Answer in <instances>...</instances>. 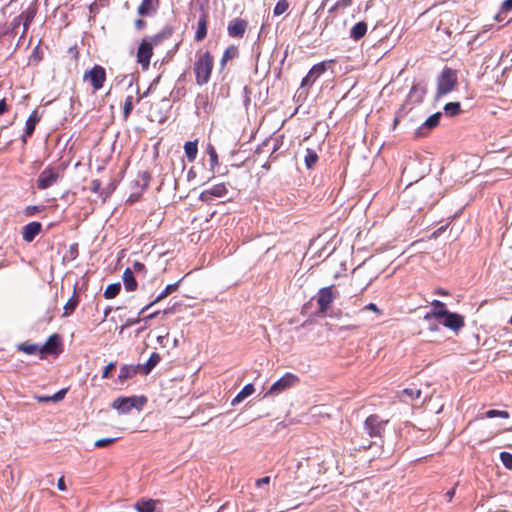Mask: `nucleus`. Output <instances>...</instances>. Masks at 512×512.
Here are the masks:
<instances>
[{
	"label": "nucleus",
	"instance_id": "1",
	"mask_svg": "<svg viewBox=\"0 0 512 512\" xmlns=\"http://www.w3.org/2000/svg\"><path fill=\"white\" fill-rule=\"evenodd\" d=\"M214 67V56L210 51H197L193 63L196 84L203 86L210 81Z\"/></svg>",
	"mask_w": 512,
	"mask_h": 512
},
{
	"label": "nucleus",
	"instance_id": "2",
	"mask_svg": "<svg viewBox=\"0 0 512 512\" xmlns=\"http://www.w3.org/2000/svg\"><path fill=\"white\" fill-rule=\"evenodd\" d=\"M432 318H443L442 324L453 331H459L465 325L462 315L448 310H432L424 316V320H430Z\"/></svg>",
	"mask_w": 512,
	"mask_h": 512
},
{
	"label": "nucleus",
	"instance_id": "3",
	"mask_svg": "<svg viewBox=\"0 0 512 512\" xmlns=\"http://www.w3.org/2000/svg\"><path fill=\"white\" fill-rule=\"evenodd\" d=\"M458 85L457 73L455 70L445 67L437 80L436 97L440 98L453 90Z\"/></svg>",
	"mask_w": 512,
	"mask_h": 512
},
{
	"label": "nucleus",
	"instance_id": "4",
	"mask_svg": "<svg viewBox=\"0 0 512 512\" xmlns=\"http://www.w3.org/2000/svg\"><path fill=\"white\" fill-rule=\"evenodd\" d=\"M64 169L60 166H48L39 175L37 179L38 189H47L58 182L63 177Z\"/></svg>",
	"mask_w": 512,
	"mask_h": 512
},
{
	"label": "nucleus",
	"instance_id": "5",
	"mask_svg": "<svg viewBox=\"0 0 512 512\" xmlns=\"http://www.w3.org/2000/svg\"><path fill=\"white\" fill-rule=\"evenodd\" d=\"M62 350L61 337L56 333L49 336L43 345H34V353L37 352L40 355V358H44L48 355L56 357L62 352Z\"/></svg>",
	"mask_w": 512,
	"mask_h": 512
},
{
	"label": "nucleus",
	"instance_id": "6",
	"mask_svg": "<svg viewBox=\"0 0 512 512\" xmlns=\"http://www.w3.org/2000/svg\"><path fill=\"white\" fill-rule=\"evenodd\" d=\"M315 299L318 305L317 315L325 316L335 299L334 285L319 289Z\"/></svg>",
	"mask_w": 512,
	"mask_h": 512
},
{
	"label": "nucleus",
	"instance_id": "7",
	"mask_svg": "<svg viewBox=\"0 0 512 512\" xmlns=\"http://www.w3.org/2000/svg\"><path fill=\"white\" fill-rule=\"evenodd\" d=\"M298 383L299 377L297 375L286 373L270 387L266 392L265 397L279 395L280 393L296 386Z\"/></svg>",
	"mask_w": 512,
	"mask_h": 512
},
{
	"label": "nucleus",
	"instance_id": "8",
	"mask_svg": "<svg viewBox=\"0 0 512 512\" xmlns=\"http://www.w3.org/2000/svg\"><path fill=\"white\" fill-rule=\"evenodd\" d=\"M83 80L89 82L95 91L100 90L106 81V71L104 67L96 64L90 70L85 71Z\"/></svg>",
	"mask_w": 512,
	"mask_h": 512
},
{
	"label": "nucleus",
	"instance_id": "9",
	"mask_svg": "<svg viewBox=\"0 0 512 512\" xmlns=\"http://www.w3.org/2000/svg\"><path fill=\"white\" fill-rule=\"evenodd\" d=\"M145 402L146 399L144 397H118L113 401L111 406L113 409L125 414L135 407L141 409Z\"/></svg>",
	"mask_w": 512,
	"mask_h": 512
},
{
	"label": "nucleus",
	"instance_id": "10",
	"mask_svg": "<svg viewBox=\"0 0 512 512\" xmlns=\"http://www.w3.org/2000/svg\"><path fill=\"white\" fill-rule=\"evenodd\" d=\"M388 422L389 420H383L379 415L372 414L366 418L364 426L370 437L381 438Z\"/></svg>",
	"mask_w": 512,
	"mask_h": 512
},
{
	"label": "nucleus",
	"instance_id": "11",
	"mask_svg": "<svg viewBox=\"0 0 512 512\" xmlns=\"http://www.w3.org/2000/svg\"><path fill=\"white\" fill-rule=\"evenodd\" d=\"M333 62L334 60H327L313 65L308 74L302 79L301 87H311L327 71L329 64Z\"/></svg>",
	"mask_w": 512,
	"mask_h": 512
},
{
	"label": "nucleus",
	"instance_id": "12",
	"mask_svg": "<svg viewBox=\"0 0 512 512\" xmlns=\"http://www.w3.org/2000/svg\"><path fill=\"white\" fill-rule=\"evenodd\" d=\"M152 56L153 48L150 46V43L146 42V39H143L139 44L136 53L137 63L140 64L143 71L149 69Z\"/></svg>",
	"mask_w": 512,
	"mask_h": 512
},
{
	"label": "nucleus",
	"instance_id": "13",
	"mask_svg": "<svg viewBox=\"0 0 512 512\" xmlns=\"http://www.w3.org/2000/svg\"><path fill=\"white\" fill-rule=\"evenodd\" d=\"M228 189L224 183H219L214 186H212L209 189H206L200 193L199 199L202 202L209 203L214 198H220L227 194Z\"/></svg>",
	"mask_w": 512,
	"mask_h": 512
},
{
	"label": "nucleus",
	"instance_id": "14",
	"mask_svg": "<svg viewBox=\"0 0 512 512\" xmlns=\"http://www.w3.org/2000/svg\"><path fill=\"white\" fill-rule=\"evenodd\" d=\"M248 22L242 18L232 19L227 27L229 36L234 38H242L247 30Z\"/></svg>",
	"mask_w": 512,
	"mask_h": 512
},
{
	"label": "nucleus",
	"instance_id": "15",
	"mask_svg": "<svg viewBox=\"0 0 512 512\" xmlns=\"http://www.w3.org/2000/svg\"><path fill=\"white\" fill-rule=\"evenodd\" d=\"M208 33V13L206 11H202L199 16L197 29L195 32V41L201 42L207 36Z\"/></svg>",
	"mask_w": 512,
	"mask_h": 512
},
{
	"label": "nucleus",
	"instance_id": "16",
	"mask_svg": "<svg viewBox=\"0 0 512 512\" xmlns=\"http://www.w3.org/2000/svg\"><path fill=\"white\" fill-rule=\"evenodd\" d=\"M177 289H178V283L167 285L166 288L153 301H151L148 305H146L145 307H143L140 310L139 314L144 313L145 311L150 309L152 306H154L156 303H158V302L162 301L163 299H165L166 297H168L172 292L176 291Z\"/></svg>",
	"mask_w": 512,
	"mask_h": 512
},
{
	"label": "nucleus",
	"instance_id": "17",
	"mask_svg": "<svg viewBox=\"0 0 512 512\" xmlns=\"http://www.w3.org/2000/svg\"><path fill=\"white\" fill-rule=\"evenodd\" d=\"M421 394V389L417 388L416 386L408 387L401 391L399 399L401 402L409 403L419 399Z\"/></svg>",
	"mask_w": 512,
	"mask_h": 512
},
{
	"label": "nucleus",
	"instance_id": "18",
	"mask_svg": "<svg viewBox=\"0 0 512 512\" xmlns=\"http://www.w3.org/2000/svg\"><path fill=\"white\" fill-rule=\"evenodd\" d=\"M139 372V365H123L120 368L118 380L120 383H124L127 379L134 377Z\"/></svg>",
	"mask_w": 512,
	"mask_h": 512
},
{
	"label": "nucleus",
	"instance_id": "19",
	"mask_svg": "<svg viewBox=\"0 0 512 512\" xmlns=\"http://www.w3.org/2000/svg\"><path fill=\"white\" fill-rule=\"evenodd\" d=\"M160 360V355L157 352H153L144 365H139V372L143 375H148Z\"/></svg>",
	"mask_w": 512,
	"mask_h": 512
},
{
	"label": "nucleus",
	"instance_id": "20",
	"mask_svg": "<svg viewBox=\"0 0 512 512\" xmlns=\"http://www.w3.org/2000/svg\"><path fill=\"white\" fill-rule=\"evenodd\" d=\"M80 302L79 295L76 291V286L74 287L73 295L68 299L66 304L64 305V312L63 316L67 317L73 314L75 309L77 308L78 304Z\"/></svg>",
	"mask_w": 512,
	"mask_h": 512
},
{
	"label": "nucleus",
	"instance_id": "21",
	"mask_svg": "<svg viewBox=\"0 0 512 512\" xmlns=\"http://www.w3.org/2000/svg\"><path fill=\"white\" fill-rule=\"evenodd\" d=\"M238 56L239 50L237 46L230 45L229 47H227L223 52L222 58L220 60L221 68L223 69L229 61L237 58Z\"/></svg>",
	"mask_w": 512,
	"mask_h": 512
},
{
	"label": "nucleus",
	"instance_id": "22",
	"mask_svg": "<svg viewBox=\"0 0 512 512\" xmlns=\"http://www.w3.org/2000/svg\"><path fill=\"white\" fill-rule=\"evenodd\" d=\"M367 28V23L364 21L356 23L350 30V37L354 41H359L367 33Z\"/></svg>",
	"mask_w": 512,
	"mask_h": 512
},
{
	"label": "nucleus",
	"instance_id": "23",
	"mask_svg": "<svg viewBox=\"0 0 512 512\" xmlns=\"http://www.w3.org/2000/svg\"><path fill=\"white\" fill-rule=\"evenodd\" d=\"M123 283L125 289L129 292L135 291L137 289V281L134 277L133 271L131 268H126L123 273Z\"/></svg>",
	"mask_w": 512,
	"mask_h": 512
},
{
	"label": "nucleus",
	"instance_id": "24",
	"mask_svg": "<svg viewBox=\"0 0 512 512\" xmlns=\"http://www.w3.org/2000/svg\"><path fill=\"white\" fill-rule=\"evenodd\" d=\"M426 94V88L421 87L418 84H414L408 94V99L413 100L415 103H421Z\"/></svg>",
	"mask_w": 512,
	"mask_h": 512
},
{
	"label": "nucleus",
	"instance_id": "25",
	"mask_svg": "<svg viewBox=\"0 0 512 512\" xmlns=\"http://www.w3.org/2000/svg\"><path fill=\"white\" fill-rule=\"evenodd\" d=\"M159 4V0H142L138 6V13L141 16H146L154 11Z\"/></svg>",
	"mask_w": 512,
	"mask_h": 512
},
{
	"label": "nucleus",
	"instance_id": "26",
	"mask_svg": "<svg viewBox=\"0 0 512 512\" xmlns=\"http://www.w3.org/2000/svg\"><path fill=\"white\" fill-rule=\"evenodd\" d=\"M171 30H163L149 38H145L146 42L150 43V46L153 48L154 46L160 45L164 40L168 39L171 36Z\"/></svg>",
	"mask_w": 512,
	"mask_h": 512
},
{
	"label": "nucleus",
	"instance_id": "27",
	"mask_svg": "<svg viewBox=\"0 0 512 512\" xmlns=\"http://www.w3.org/2000/svg\"><path fill=\"white\" fill-rule=\"evenodd\" d=\"M185 155L189 162H193L198 153V140L188 141L184 145Z\"/></svg>",
	"mask_w": 512,
	"mask_h": 512
},
{
	"label": "nucleus",
	"instance_id": "28",
	"mask_svg": "<svg viewBox=\"0 0 512 512\" xmlns=\"http://www.w3.org/2000/svg\"><path fill=\"white\" fill-rule=\"evenodd\" d=\"M68 389L64 388L59 390L57 393L51 395V396H35L34 398L39 402H59L64 399Z\"/></svg>",
	"mask_w": 512,
	"mask_h": 512
},
{
	"label": "nucleus",
	"instance_id": "29",
	"mask_svg": "<svg viewBox=\"0 0 512 512\" xmlns=\"http://www.w3.org/2000/svg\"><path fill=\"white\" fill-rule=\"evenodd\" d=\"M157 501L153 499L138 501L135 505L139 512H154L156 509Z\"/></svg>",
	"mask_w": 512,
	"mask_h": 512
},
{
	"label": "nucleus",
	"instance_id": "30",
	"mask_svg": "<svg viewBox=\"0 0 512 512\" xmlns=\"http://www.w3.org/2000/svg\"><path fill=\"white\" fill-rule=\"evenodd\" d=\"M255 391L253 384H247L245 385L242 390L236 395V397L232 400V404L235 405L236 403H240L248 396L252 395Z\"/></svg>",
	"mask_w": 512,
	"mask_h": 512
},
{
	"label": "nucleus",
	"instance_id": "31",
	"mask_svg": "<svg viewBox=\"0 0 512 512\" xmlns=\"http://www.w3.org/2000/svg\"><path fill=\"white\" fill-rule=\"evenodd\" d=\"M304 161H305V165L308 169H311L314 167V165L317 163L318 161V155L317 153L311 149V148H307L306 149V155H305V158H304Z\"/></svg>",
	"mask_w": 512,
	"mask_h": 512
},
{
	"label": "nucleus",
	"instance_id": "32",
	"mask_svg": "<svg viewBox=\"0 0 512 512\" xmlns=\"http://www.w3.org/2000/svg\"><path fill=\"white\" fill-rule=\"evenodd\" d=\"M120 290H121L120 283L110 284L106 287V289L104 291V297L106 299H113L119 294Z\"/></svg>",
	"mask_w": 512,
	"mask_h": 512
},
{
	"label": "nucleus",
	"instance_id": "33",
	"mask_svg": "<svg viewBox=\"0 0 512 512\" xmlns=\"http://www.w3.org/2000/svg\"><path fill=\"white\" fill-rule=\"evenodd\" d=\"M440 118H441L440 112H436V113L432 114L431 116H429L426 119L422 128L433 129V128L437 127L439 125Z\"/></svg>",
	"mask_w": 512,
	"mask_h": 512
},
{
	"label": "nucleus",
	"instance_id": "34",
	"mask_svg": "<svg viewBox=\"0 0 512 512\" xmlns=\"http://www.w3.org/2000/svg\"><path fill=\"white\" fill-rule=\"evenodd\" d=\"M206 151L209 155L210 167L211 169H214L216 166L219 165L218 154L212 144L207 145Z\"/></svg>",
	"mask_w": 512,
	"mask_h": 512
},
{
	"label": "nucleus",
	"instance_id": "35",
	"mask_svg": "<svg viewBox=\"0 0 512 512\" xmlns=\"http://www.w3.org/2000/svg\"><path fill=\"white\" fill-rule=\"evenodd\" d=\"M444 111L449 116H456L461 112V106L459 102H449L444 106Z\"/></svg>",
	"mask_w": 512,
	"mask_h": 512
},
{
	"label": "nucleus",
	"instance_id": "36",
	"mask_svg": "<svg viewBox=\"0 0 512 512\" xmlns=\"http://www.w3.org/2000/svg\"><path fill=\"white\" fill-rule=\"evenodd\" d=\"M133 110V96L129 95L126 97L124 105H123V119L125 121L128 120L130 114Z\"/></svg>",
	"mask_w": 512,
	"mask_h": 512
},
{
	"label": "nucleus",
	"instance_id": "37",
	"mask_svg": "<svg viewBox=\"0 0 512 512\" xmlns=\"http://www.w3.org/2000/svg\"><path fill=\"white\" fill-rule=\"evenodd\" d=\"M289 8V3L287 0H279L274 7V15L279 16L285 13Z\"/></svg>",
	"mask_w": 512,
	"mask_h": 512
},
{
	"label": "nucleus",
	"instance_id": "38",
	"mask_svg": "<svg viewBox=\"0 0 512 512\" xmlns=\"http://www.w3.org/2000/svg\"><path fill=\"white\" fill-rule=\"evenodd\" d=\"M118 438H102L98 439L94 442V447L96 448H107L114 444Z\"/></svg>",
	"mask_w": 512,
	"mask_h": 512
},
{
	"label": "nucleus",
	"instance_id": "39",
	"mask_svg": "<svg viewBox=\"0 0 512 512\" xmlns=\"http://www.w3.org/2000/svg\"><path fill=\"white\" fill-rule=\"evenodd\" d=\"M486 417L487 418L501 417V418L507 419L510 417V415L507 411L491 409L486 412Z\"/></svg>",
	"mask_w": 512,
	"mask_h": 512
},
{
	"label": "nucleus",
	"instance_id": "40",
	"mask_svg": "<svg viewBox=\"0 0 512 512\" xmlns=\"http://www.w3.org/2000/svg\"><path fill=\"white\" fill-rule=\"evenodd\" d=\"M512 11V0H505L501 5V10L496 16L497 20H502V14Z\"/></svg>",
	"mask_w": 512,
	"mask_h": 512
},
{
	"label": "nucleus",
	"instance_id": "41",
	"mask_svg": "<svg viewBox=\"0 0 512 512\" xmlns=\"http://www.w3.org/2000/svg\"><path fill=\"white\" fill-rule=\"evenodd\" d=\"M500 459L503 465L512 470V454L509 452H501Z\"/></svg>",
	"mask_w": 512,
	"mask_h": 512
},
{
	"label": "nucleus",
	"instance_id": "42",
	"mask_svg": "<svg viewBox=\"0 0 512 512\" xmlns=\"http://www.w3.org/2000/svg\"><path fill=\"white\" fill-rule=\"evenodd\" d=\"M353 0H339L331 8L330 12H335L340 9H345L351 5Z\"/></svg>",
	"mask_w": 512,
	"mask_h": 512
},
{
	"label": "nucleus",
	"instance_id": "43",
	"mask_svg": "<svg viewBox=\"0 0 512 512\" xmlns=\"http://www.w3.org/2000/svg\"><path fill=\"white\" fill-rule=\"evenodd\" d=\"M44 49L48 50V47L45 46L44 48L41 46V42L34 47V62L35 61H41L44 56Z\"/></svg>",
	"mask_w": 512,
	"mask_h": 512
},
{
	"label": "nucleus",
	"instance_id": "44",
	"mask_svg": "<svg viewBox=\"0 0 512 512\" xmlns=\"http://www.w3.org/2000/svg\"><path fill=\"white\" fill-rule=\"evenodd\" d=\"M131 270L133 271V274L137 273L145 275L147 273L146 266L143 263L137 261L133 263Z\"/></svg>",
	"mask_w": 512,
	"mask_h": 512
},
{
	"label": "nucleus",
	"instance_id": "45",
	"mask_svg": "<svg viewBox=\"0 0 512 512\" xmlns=\"http://www.w3.org/2000/svg\"><path fill=\"white\" fill-rule=\"evenodd\" d=\"M16 348L20 352H24L28 355L32 354V343H30V342L20 343L16 346Z\"/></svg>",
	"mask_w": 512,
	"mask_h": 512
},
{
	"label": "nucleus",
	"instance_id": "46",
	"mask_svg": "<svg viewBox=\"0 0 512 512\" xmlns=\"http://www.w3.org/2000/svg\"><path fill=\"white\" fill-rule=\"evenodd\" d=\"M23 238L27 242H31L32 241V222L28 223L27 225L24 226V228H23Z\"/></svg>",
	"mask_w": 512,
	"mask_h": 512
},
{
	"label": "nucleus",
	"instance_id": "47",
	"mask_svg": "<svg viewBox=\"0 0 512 512\" xmlns=\"http://www.w3.org/2000/svg\"><path fill=\"white\" fill-rule=\"evenodd\" d=\"M32 135V115H30L26 120V129L23 135V141L26 142L27 137Z\"/></svg>",
	"mask_w": 512,
	"mask_h": 512
},
{
	"label": "nucleus",
	"instance_id": "48",
	"mask_svg": "<svg viewBox=\"0 0 512 512\" xmlns=\"http://www.w3.org/2000/svg\"><path fill=\"white\" fill-rule=\"evenodd\" d=\"M116 367L115 362H110L105 368L103 369L102 378L107 379L110 377V373L112 370H114Z\"/></svg>",
	"mask_w": 512,
	"mask_h": 512
},
{
	"label": "nucleus",
	"instance_id": "49",
	"mask_svg": "<svg viewBox=\"0 0 512 512\" xmlns=\"http://www.w3.org/2000/svg\"><path fill=\"white\" fill-rule=\"evenodd\" d=\"M366 310L373 311L374 313L379 314V315H381L383 313L382 310L374 303H369L368 305H366L362 308V311H366Z\"/></svg>",
	"mask_w": 512,
	"mask_h": 512
},
{
	"label": "nucleus",
	"instance_id": "50",
	"mask_svg": "<svg viewBox=\"0 0 512 512\" xmlns=\"http://www.w3.org/2000/svg\"><path fill=\"white\" fill-rule=\"evenodd\" d=\"M101 186H102V183H101L100 180H98V179L92 180V182H91V190L94 193H99V191L101 190Z\"/></svg>",
	"mask_w": 512,
	"mask_h": 512
},
{
	"label": "nucleus",
	"instance_id": "51",
	"mask_svg": "<svg viewBox=\"0 0 512 512\" xmlns=\"http://www.w3.org/2000/svg\"><path fill=\"white\" fill-rule=\"evenodd\" d=\"M433 310H447L445 303L439 300H434L432 303Z\"/></svg>",
	"mask_w": 512,
	"mask_h": 512
},
{
	"label": "nucleus",
	"instance_id": "52",
	"mask_svg": "<svg viewBox=\"0 0 512 512\" xmlns=\"http://www.w3.org/2000/svg\"><path fill=\"white\" fill-rule=\"evenodd\" d=\"M270 477L269 476H265V477H262V478H259L256 480L255 484L257 487H261L263 485H268L270 483Z\"/></svg>",
	"mask_w": 512,
	"mask_h": 512
},
{
	"label": "nucleus",
	"instance_id": "53",
	"mask_svg": "<svg viewBox=\"0 0 512 512\" xmlns=\"http://www.w3.org/2000/svg\"><path fill=\"white\" fill-rule=\"evenodd\" d=\"M455 490H456V487H453L452 489H450L449 491H447L445 493L444 496H445L447 502H451L452 501V499H453V497L455 495Z\"/></svg>",
	"mask_w": 512,
	"mask_h": 512
},
{
	"label": "nucleus",
	"instance_id": "54",
	"mask_svg": "<svg viewBox=\"0 0 512 512\" xmlns=\"http://www.w3.org/2000/svg\"><path fill=\"white\" fill-rule=\"evenodd\" d=\"M402 117V109H400L395 118H394V121H393V130L396 129L397 125L399 124L400 122V118Z\"/></svg>",
	"mask_w": 512,
	"mask_h": 512
},
{
	"label": "nucleus",
	"instance_id": "55",
	"mask_svg": "<svg viewBox=\"0 0 512 512\" xmlns=\"http://www.w3.org/2000/svg\"><path fill=\"white\" fill-rule=\"evenodd\" d=\"M203 109H204V111H205L207 114L211 113V112H212V110H213L212 104H210V103L208 102V99H207V98H206V100H205V102H204Z\"/></svg>",
	"mask_w": 512,
	"mask_h": 512
},
{
	"label": "nucleus",
	"instance_id": "56",
	"mask_svg": "<svg viewBox=\"0 0 512 512\" xmlns=\"http://www.w3.org/2000/svg\"><path fill=\"white\" fill-rule=\"evenodd\" d=\"M57 487L61 491H65L66 490V485H65L64 477H61V478L58 479Z\"/></svg>",
	"mask_w": 512,
	"mask_h": 512
},
{
	"label": "nucleus",
	"instance_id": "57",
	"mask_svg": "<svg viewBox=\"0 0 512 512\" xmlns=\"http://www.w3.org/2000/svg\"><path fill=\"white\" fill-rule=\"evenodd\" d=\"M7 111V104H6V101L5 99H2L0 101V115H2L3 113H5Z\"/></svg>",
	"mask_w": 512,
	"mask_h": 512
},
{
	"label": "nucleus",
	"instance_id": "58",
	"mask_svg": "<svg viewBox=\"0 0 512 512\" xmlns=\"http://www.w3.org/2000/svg\"><path fill=\"white\" fill-rule=\"evenodd\" d=\"M42 230V225L39 222L34 221V236L39 234Z\"/></svg>",
	"mask_w": 512,
	"mask_h": 512
},
{
	"label": "nucleus",
	"instance_id": "59",
	"mask_svg": "<svg viewBox=\"0 0 512 512\" xmlns=\"http://www.w3.org/2000/svg\"><path fill=\"white\" fill-rule=\"evenodd\" d=\"M146 25V22L144 20L138 19L135 21V26L137 29H142Z\"/></svg>",
	"mask_w": 512,
	"mask_h": 512
},
{
	"label": "nucleus",
	"instance_id": "60",
	"mask_svg": "<svg viewBox=\"0 0 512 512\" xmlns=\"http://www.w3.org/2000/svg\"><path fill=\"white\" fill-rule=\"evenodd\" d=\"M160 313H161L160 311H156V312H154V313H151V314H149V315L145 316V317L143 318V320H144V321H148V320H150V319H153V318L157 317Z\"/></svg>",
	"mask_w": 512,
	"mask_h": 512
},
{
	"label": "nucleus",
	"instance_id": "61",
	"mask_svg": "<svg viewBox=\"0 0 512 512\" xmlns=\"http://www.w3.org/2000/svg\"><path fill=\"white\" fill-rule=\"evenodd\" d=\"M25 213H26V215H28V216H29V215H32V206H27V207L25 208Z\"/></svg>",
	"mask_w": 512,
	"mask_h": 512
},
{
	"label": "nucleus",
	"instance_id": "62",
	"mask_svg": "<svg viewBox=\"0 0 512 512\" xmlns=\"http://www.w3.org/2000/svg\"><path fill=\"white\" fill-rule=\"evenodd\" d=\"M148 94V91L144 92L142 95H140L138 98H137V102H139L143 97H145L146 95Z\"/></svg>",
	"mask_w": 512,
	"mask_h": 512
},
{
	"label": "nucleus",
	"instance_id": "63",
	"mask_svg": "<svg viewBox=\"0 0 512 512\" xmlns=\"http://www.w3.org/2000/svg\"><path fill=\"white\" fill-rule=\"evenodd\" d=\"M28 26H29L28 21H25V22H24V31H27Z\"/></svg>",
	"mask_w": 512,
	"mask_h": 512
},
{
	"label": "nucleus",
	"instance_id": "64",
	"mask_svg": "<svg viewBox=\"0 0 512 512\" xmlns=\"http://www.w3.org/2000/svg\"><path fill=\"white\" fill-rule=\"evenodd\" d=\"M164 337H165V336H159V337L157 338L158 342H160V343H161V342L163 341Z\"/></svg>",
	"mask_w": 512,
	"mask_h": 512
}]
</instances>
